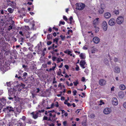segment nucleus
Listing matches in <instances>:
<instances>
[{"instance_id": "nucleus-1", "label": "nucleus", "mask_w": 126, "mask_h": 126, "mask_svg": "<svg viewBox=\"0 0 126 126\" xmlns=\"http://www.w3.org/2000/svg\"><path fill=\"white\" fill-rule=\"evenodd\" d=\"M76 9L81 10H83L85 6V4L81 3H77L76 4Z\"/></svg>"}, {"instance_id": "nucleus-2", "label": "nucleus", "mask_w": 126, "mask_h": 126, "mask_svg": "<svg viewBox=\"0 0 126 126\" xmlns=\"http://www.w3.org/2000/svg\"><path fill=\"white\" fill-rule=\"evenodd\" d=\"M124 18L123 16H120L118 17L116 20L117 23L121 25L123 22Z\"/></svg>"}, {"instance_id": "nucleus-3", "label": "nucleus", "mask_w": 126, "mask_h": 126, "mask_svg": "<svg viewBox=\"0 0 126 126\" xmlns=\"http://www.w3.org/2000/svg\"><path fill=\"white\" fill-rule=\"evenodd\" d=\"M101 26L103 31H106L107 29V25L106 21H104L102 22Z\"/></svg>"}, {"instance_id": "nucleus-4", "label": "nucleus", "mask_w": 126, "mask_h": 126, "mask_svg": "<svg viewBox=\"0 0 126 126\" xmlns=\"http://www.w3.org/2000/svg\"><path fill=\"white\" fill-rule=\"evenodd\" d=\"M111 111V109L110 108H105L104 110V113L106 114H108L110 113Z\"/></svg>"}, {"instance_id": "nucleus-5", "label": "nucleus", "mask_w": 126, "mask_h": 126, "mask_svg": "<svg viewBox=\"0 0 126 126\" xmlns=\"http://www.w3.org/2000/svg\"><path fill=\"white\" fill-rule=\"evenodd\" d=\"M112 104L115 106H117L118 104V100L116 97H114L112 98Z\"/></svg>"}, {"instance_id": "nucleus-6", "label": "nucleus", "mask_w": 126, "mask_h": 126, "mask_svg": "<svg viewBox=\"0 0 126 126\" xmlns=\"http://www.w3.org/2000/svg\"><path fill=\"white\" fill-rule=\"evenodd\" d=\"M108 23L110 26H113L115 23V20L114 18H111L109 21Z\"/></svg>"}, {"instance_id": "nucleus-7", "label": "nucleus", "mask_w": 126, "mask_h": 126, "mask_svg": "<svg viewBox=\"0 0 126 126\" xmlns=\"http://www.w3.org/2000/svg\"><path fill=\"white\" fill-rule=\"evenodd\" d=\"M118 97L120 99H123L125 96V95L122 91L119 92L118 94Z\"/></svg>"}, {"instance_id": "nucleus-8", "label": "nucleus", "mask_w": 126, "mask_h": 126, "mask_svg": "<svg viewBox=\"0 0 126 126\" xmlns=\"http://www.w3.org/2000/svg\"><path fill=\"white\" fill-rule=\"evenodd\" d=\"M99 18H96L94 19L93 22V24L94 26L97 25L99 23Z\"/></svg>"}, {"instance_id": "nucleus-9", "label": "nucleus", "mask_w": 126, "mask_h": 126, "mask_svg": "<svg viewBox=\"0 0 126 126\" xmlns=\"http://www.w3.org/2000/svg\"><path fill=\"white\" fill-rule=\"evenodd\" d=\"M8 91L9 94L10 95H12L14 93V92L16 91L15 89L13 88H11L9 89V88H8Z\"/></svg>"}, {"instance_id": "nucleus-10", "label": "nucleus", "mask_w": 126, "mask_h": 126, "mask_svg": "<svg viewBox=\"0 0 126 126\" xmlns=\"http://www.w3.org/2000/svg\"><path fill=\"white\" fill-rule=\"evenodd\" d=\"M111 16V14L109 12H107L104 13V17L107 19L110 18Z\"/></svg>"}, {"instance_id": "nucleus-11", "label": "nucleus", "mask_w": 126, "mask_h": 126, "mask_svg": "<svg viewBox=\"0 0 126 126\" xmlns=\"http://www.w3.org/2000/svg\"><path fill=\"white\" fill-rule=\"evenodd\" d=\"M86 64V62L84 60L81 61L80 63V65L82 68H85V66Z\"/></svg>"}, {"instance_id": "nucleus-12", "label": "nucleus", "mask_w": 126, "mask_h": 126, "mask_svg": "<svg viewBox=\"0 0 126 126\" xmlns=\"http://www.w3.org/2000/svg\"><path fill=\"white\" fill-rule=\"evenodd\" d=\"M114 72L119 73L120 72V68L118 66H116L114 69Z\"/></svg>"}, {"instance_id": "nucleus-13", "label": "nucleus", "mask_w": 126, "mask_h": 126, "mask_svg": "<svg viewBox=\"0 0 126 126\" xmlns=\"http://www.w3.org/2000/svg\"><path fill=\"white\" fill-rule=\"evenodd\" d=\"M93 41L95 44L98 43L100 41V39L97 37H94L93 39Z\"/></svg>"}, {"instance_id": "nucleus-14", "label": "nucleus", "mask_w": 126, "mask_h": 126, "mask_svg": "<svg viewBox=\"0 0 126 126\" xmlns=\"http://www.w3.org/2000/svg\"><path fill=\"white\" fill-rule=\"evenodd\" d=\"M99 84L100 85L103 86L105 84L106 81L104 79H101L99 80Z\"/></svg>"}, {"instance_id": "nucleus-15", "label": "nucleus", "mask_w": 126, "mask_h": 126, "mask_svg": "<svg viewBox=\"0 0 126 126\" xmlns=\"http://www.w3.org/2000/svg\"><path fill=\"white\" fill-rule=\"evenodd\" d=\"M5 109L7 111H9V112H11L14 111L13 108H12L11 107H7Z\"/></svg>"}, {"instance_id": "nucleus-16", "label": "nucleus", "mask_w": 126, "mask_h": 126, "mask_svg": "<svg viewBox=\"0 0 126 126\" xmlns=\"http://www.w3.org/2000/svg\"><path fill=\"white\" fill-rule=\"evenodd\" d=\"M38 113L37 112H33L31 113V114L32 115L34 119H36L38 117Z\"/></svg>"}, {"instance_id": "nucleus-17", "label": "nucleus", "mask_w": 126, "mask_h": 126, "mask_svg": "<svg viewBox=\"0 0 126 126\" xmlns=\"http://www.w3.org/2000/svg\"><path fill=\"white\" fill-rule=\"evenodd\" d=\"M0 70L2 71L3 73L7 70V69L6 68L5 66H1L0 68Z\"/></svg>"}, {"instance_id": "nucleus-18", "label": "nucleus", "mask_w": 126, "mask_h": 126, "mask_svg": "<svg viewBox=\"0 0 126 126\" xmlns=\"http://www.w3.org/2000/svg\"><path fill=\"white\" fill-rule=\"evenodd\" d=\"M119 88L121 90H124L126 89V87L124 85L122 84L120 85Z\"/></svg>"}, {"instance_id": "nucleus-19", "label": "nucleus", "mask_w": 126, "mask_h": 126, "mask_svg": "<svg viewBox=\"0 0 126 126\" xmlns=\"http://www.w3.org/2000/svg\"><path fill=\"white\" fill-rule=\"evenodd\" d=\"M80 59H85L86 57L85 54L84 53H82L79 55Z\"/></svg>"}, {"instance_id": "nucleus-20", "label": "nucleus", "mask_w": 126, "mask_h": 126, "mask_svg": "<svg viewBox=\"0 0 126 126\" xmlns=\"http://www.w3.org/2000/svg\"><path fill=\"white\" fill-rule=\"evenodd\" d=\"M103 62L104 64L106 65H109V61L107 59H104Z\"/></svg>"}, {"instance_id": "nucleus-21", "label": "nucleus", "mask_w": 126, "mask_h": 126, "mask_svg": "<svg viewBox=\"0 0 126 126\" xmlns=\"http://www.w3.org/2000/svg\"><path fill=\"white\" fill-rule=\"evenodd\" d=\"M14 99L16 102L19 101L20 100V98L18 96H15L14 98Z\"/></svg>"}, {"instance_id": "nucleus-22", "label": "nucleus", "mask_w": 126, "mask_h": 126, "mask_svg": "<svg viewBox=\"0 0 126 126\" xmlns=\"http://www.w3.org/2000/svg\"><path fill=\"white\" fill-rule=\"evenodd\" d=\"M22 123L20 120H19L17 121V124L16 125V126H22Z\"/></svg>"}, {"instance_id": "nucleus-23", "label": "nucleus", "mask_w": 126, "mask_h": 126, "mask_svg": "<svg viewBox=\"0 0 126 126\" xmlns=\"http://www.w3.org/2000/svg\"><path fill=\"white\" fill-rule=\"evenodd\" d=\"M68 55H70V56H72L73 58H74L75 56L74 54L72 53V52L70 51L68 52Z\"/></svg>"}, {"instance_id": "nucleus-24", "label": "nucleus", "mask_w": 126, "mask_h": 126, "mask_svg": "<svg viewBox=\"0 0 126 126\" xmlns=\"http://www.w3.org/2000/svg\"><path fill=\"white\" fill-rule=\"evenodd\" d=\"M98 103L99 105L101 106L105 104L104 102L102 100H100L98 101Z\"/></svg>"}, {"instance_id": "nucleus-25", "label": "nucleus", "mask_w": 126, "mask_h": 126, "mask_svg": "<svg viewBox=\"0 0 126 126\" xmlns=\"http://www.w3.org/2000/svg\"><path fill=\"white\" fill-rule=\"evenodd\" d=\"M57 63H58L60 62L61 61H63V60L61 58L59 57L57 58Z\"/></svg>"}, {"instance_id": "nucleus-26", "label": "nucleus", "mask_w": 126, "mask_h": 126, "mask_svg": "<svg viewBox=\"0 0 126 126\" xmlns=\"http://www.w3.org/2000/svg\"><path fill=\"white\" fill-rule=\"evenodd\" d=\"M97 49L96 48L93 47L92 50L91 52L92 53H95L97 51Z\"/></svg>"}, {"instance_id": "nucleus-27", "label": "nucleus", "mask_w": 126, "mask_h": 126, "mask_svg": "<svg viewBox=\"0 0 126 126\" xmlns=\"http://www.w3.org/2000/svg\"><path fill=\"white\" fill-rule=\"evenodd\" d=\"M11 6L12 8H14L16 6V4L13 1H12L11 2Z\"/></svg>"}, {"instance_id": "nucleus-28", "label": "nucleus", "mask_w": 126, "mask_h": 126, "mask_svg": "<svg viewBox=\"0 0 126 126\" xmlns=\"http://www.w3.org/2000/svg\"><path fill=\"white\" fill-rule=\"evenodd\" d=\"M94 27L95 28V32H98L99 30V28L98 27H96V26H94Z\"/></svg>"}, {"instance_id": "nucleus-29", "label": "nucleus", "mask_w": 126, "mask_h": 126, "mask_svg": "<svg viewBox=\"0 0 126 126\" xmlns=\"http://www.w3.org/2000/svg\"><path fill=\"white\" fill-rule=\"evenodd\" d=\"M8 11L10 13H12L13 11V10L11 8H9L8 9Z\"/></svg>"}, {"instance_id": "nucleus-30", "label": "nucleus", "mask_w": 126, "mask_h": 126, "mask_svg": "<svg viewBox=\"0 0 126 126\" xmlns=\"http://www.w3.org/2000/svg\"><path fill=\"white\" fill-rule=\"evenodd\" d=\"M114 13L116 15H118L119 14V10H116L114 11Z\"/></svg>"}, {"instance_id": "nucleus-31", "label": "nucleus", "mask_w": 126, "mask_h": 126, "mask_svg": "<svg viewBox=\"0 0 126 126\" xmlns=\"http://www.w3.org/2000/svg\"><path fill=\"white\" fill-rule=\"evenodd\" d=\"M0 100L1 102L4 103H5L6 101V100L4 97H3L2 98H1Z\"/></svg>"}, {"instance_id": "nucleus-32", "label": "nucleus", "mask_w": 126, "mask_h": 126, "mask_svg": "<svg viewBox=\"0 0 126 126\" xmlns=\"http://www.w3.org/2000/svg\"><path fill=\"white\" fill-rule=\"evenodd\" d=\"M48 115H49V118L50 119L51 118V117H52V115L51 113L49 111H48Z\"/></svg>"}, {"instance_id": "nucleus-33", "label": "nucleus", "mask_w": 126, "mask_h": 126, "mask_svg": "<svg viewBox=\"0 0 126 126\" xmlns=\"http://www.w3.org/2000/svg\"><path fill=\"white\" fill-rule=\"evenodd\" d=\"M52 38V35L50 34H49L47 35V39L48 40H49Z\"/></svg>"}, {"instance_id": "nucleus-34", "label": "nucleus", "mask_w": 126, "mask_h": 126, "mask_svg": "<svg viewBox=\"0 0 126 126\" xmlns=\"http://www.w3.org/2000/svg\"><path fill=\"white\" fill-rule=\"evenodd\" d=\"M99 12L100 14H102L104 12L103 9L102 8H101L99 10Z\"/></svg>"}, {"instance_id": "nucleus-35", "label": "nucleus", "mask_w": 126, "mask_h": 126, "mask_svg": "<svg viewBox=\"0 0 126 126\" xmlns=\"http://www.w3.org/2000/svg\"><path fill=\"white\" fill-rule=\"evenodd\" d=\"M53 64H54L55 66H52V68H51L52 70L53 71H54L55 70V69L56 66V63H54Z\"/></svg>"}, {"instance_id": "nucleus-36", "label": "nucleus", "mask_w": 126, "mask_h": 126, "mask_svg": "<svg viewBox=\"0 0 126 126\" xmlns=\"http://www.w3.org/2000/svg\"><path fill=\"white\" fill-rule=\"evenodd\" d=\"M113 60L115 62H116L118 61L119 59L115 57L114 58Z\"/></svg>"}, {"instance_id": "nucleus-37", "label": "nucleus", "mask_w": 126, "mask_h": 126, "mask_svg": "<svg viewBox=\"0 0 126 126\" xmlns=\"http://www.w3.org/2000/svg\"><path fill=\"white\" fill-rule=\"evenodd\" d=\"M73 83L74 85L76 86H77L79 84V82H78V80H76L75 82H74Z\"/></svg>"}, {"instance_id": "nucleus-38", "label": "nucleus", "mask_w": 126, "mask_h": 126, "mask_svg": "<svg viewBox=\"0 0 126 126\" xmlns=\"http://www.w3.org/2000/svg\"><path fill=\"white\" fill-rule=\"evenodd\" d=\"M69 20L70 21V23L71 24L73 21V18L72 16H71L69 18Z\"/></svg>"}, {"instance_id": "nucleus-39", "label": "nucleus", "mask_w": 126, "mask_h": 126, "mask_svg": "<svg viewBox=\"0 0 126 126\" xmlns=\"http://www.w3.org/2000/svg\"><path fill=\"white\" fill-rule=\"evenodd\" d=\"M123 106L124 108L126 109V102L123 103Z\"/></svg>"}, {"instance_id": "nucleus-40", "label": "nucleus", "mask_w": 126, "mask_h": 126, "mask_svg": "<svg viewBox=\"0 0 126 126\" xmlns=\"http://www.w3.org/2000/svg\"><path fill=\"white\" fill-rule=\"evenodd\" d=\"M56 59L57 58L53 56L52 57V59L53 61H55Z\"/></svg>"}, {"instance_id": "nucleus-41", "label": "nucleus", "mask_w": 126, "mask_h": 126, "mask_svg": "<svg viewBox=\"0 0 126 126\" xmlns=\"http://www.w3.org/2000/svg\"><path fill=\"white\" fill-rule=\"evenodd\" d=\"M12 26L11 25H10L9 27V28L8 29V31H10L11 29H12Z\"/></svg>"}, {"instance_id": "nucleus-42", "label": "nucleus", "mask_w": 126, "mask_h": 126, "mask_svg": "<svg viewBox=\"0 0 126 126\" xmlns=\"http://www.w3.org/2000/svg\"><path fill=\"white\" fill-rule=\"evenodd\" d=\"M7 85L8 86H10L11 85V83L10 82H7L6 83Z\"/></svg>"}, {"instance_id": "nucleus-43", "label": "nucleus", "mask_w": 126, "mask_h": 126, "mask_svg": "<svg viewBox=\"0 0 126 126\" xmlns=\"http://www.w3.org/2000/svg\"><path fill=\"white\" fill-rule=\"evenodd\" d=\"M105 7V6L104 4H102L101 5V8H102L103 9Z\"/></svg>"}, {"instance_id": "nucleus-44", "label": "nucleus", "mask_w": 126, "mask_h": 126, "mask_svg": "<svg viewBox=\"0 0 126 126\" xmlns=\"http://www.w3.org/2000/svg\"><path fill=\"white\" fill-rule=\"evenodd\" d=\"M115 88V87L114 86L112 87L111 88V92L114 91Z\"/></svg>"}, {"instance_id": "nucleus-45", "label": "nucleus", "mask_w": 126, "mask_h": 126, "mask_svg": "<svg viewBox=\"0 0 126 126\" xmlns=\"http://www.w3.org/2000/svg\"><path fill=\"white\" fill-rule=\"evenodd\" d=\"M60 37L61 38L62 40H64V39L65 38V36L63 37V35H60Z\"/></svg>"}, {"instance_id": "nucleus-46", "label": "nucleus", "mask_w": 126, "mask_h": 126, "mask_svg": "<svg viewBox=\"0 0 126 126\" xmlns=\"http://www.w3.org/2000/svg\"><path fill=\"white\" fill-rule=\"evenodd\" d=\"M76 69L77 71H79V67L77 65H76V67L75 68Z\"/></svg>"}, {"instance_id": "nucleus-47", "label": "nucleus", "mask_w": 126, "mask_h": 126, "mask_svg": "<svg viewBox=\"0 0 126 126\" xmlns=\"http://www.w3.org/2000/svg\"><path fill=\"white\" fill-rule=\"evenodd\" d=\"M63 18L65 20L67 21V17L65 16H63Z\"/></svg>"}, {"instance_id": "nucleus-48", "label": "nucleus", "mask_w": 126, "mask_h": 126, "mask_svg": "<svg viewBox=\"0 0 126 126\" xmlns=\"http://www.w3.org/2000/svg\"><path fill=\"white\" fill-rule=\"evenodd\" d=\"M90 116L91 118H94V115L93 114H91L90 115Z\"/></svg>"}, {"instance_id": "nucleus-49", "label": "nucleus", "mask_w": 126, "mask_h": 126, "mask_svg": "<svg viewBox=\"0 0 126 126\" xmlns=\"http://www.w3.org/2000/svg\"><path fill=\"white\" fill-rule=\"evenodd\" d=\"M27 73L26 72H25L23 74V77H25L27 76Z\"/></svg>"}, {"instance_id": "nucleus-50", "label": "nucleus", "mask_w": 126, "mask_h": 126, "mask_svg": "<svg viewBox=\"0 0 126 126\" xmlns=\"http://www.w3.org/2000/svg\"><path fill=\"white\" fill-rule=\"evenodd\" d=\"M22 67L23 68H24V70L25 71H26V68L27 67L25 65H23L22 66Z\"/></svg>"}, {"instance_id": "nucleus-51", "label": "nucleus", "mask_w": 126, "mask_h": 126, "mask_svg": "<svg viewBox=\"0 0 126 126\" xmlns=\"http://www.w3.org/2000/svg\"><path fill=\"white\" fill-rule=\"evenodd\" d=\"M73 93L74 94V95H75L76 94L77 91L76 90H74L73 91Z\"/></svg>"}, {"instance_id": "nucleus-52", "label": "nucleus", "mask_w": 126, "mask_h": 126, "mask_svg": "<svg viewBox=\"0 0 126 126\" xmlns=\"http://www.w3.org/2000/svg\"><path fill=\"white\" fill-rule=\"evenodd\" d=\"M55 106L56 107H58L59 106L58 105V103L57 102H56L55 104Z\"/></svg>"}, {"instance_id": "nucleus-53", "label": "nucleus", "mask_w": 126, "mask_h": 126, "mask_svg": "<svg viewBox=\"0 0 126 126\" xmlns=\"http://www.w3.org/2000/svg\"><path fill=\"white\" fill-rule=\"evenodd\" d=\"M81 110H79V109L77 110L76 111V113L77 114H79Z\"/></svg>"}, {"instance_id": "nucleus-54", "label": "nucleus", "mask_w": 126, "mask_h": 126, "mask_svg": "<svg viewBox=\"0 0 126 126\" xmlns=\"http://www.w3.org/2000/svg\"><path fill=\"white\" fill-rule=\"evenodd\" d=\"M52 43V42L51 41H48L47 42V44L48 45H49L51 44Z\"/></svg>"}, {"instance_id": "nucleus-55", "label": "nucleus", "mask_w": 126, "mask_h": 126, "mask_svg": "<svg viewBox=\"0 0 126 126\" xmlns=\"http://www.w3.org/2000/svg\"><path fill=\"white\" fill-rule=\"evenodd\" d=\"M42 66L44 67H47V64H43Z\"/></svg>"}, {"instance_id": "nucleus-56", "label": "nucleus", "mask_w": 126, "mask_h": 126, "mask_svg": "<svg viewBox=\"0 0 126 126\" xmlns=\"http://www.w3.org/2000/svg\"><path fill=\"white\" fill-rule=\"evenodd\" d=\"M60 24L64 25L65 24V22L64 21H60Z\"/></svg>"}, {"instance_id": "nucleus-57", "label": "nucleus", "mask_w": 126, "mask_h": 126, "mask_svg": "<svg viewBox=\"0 0 126 126\" xmlns=\"http://www.w3.org/2000/svg\"><path fill=\"white\" fill-rule=\"evenodd\" d=\"M22 119L23 120V121H24L26 119V117L24 116H22V118H21V119Z\"/></svg>"}, {"instance_id": "nucleus-58", "label": "nucleus", "mask_w": 126, "mask_h": 126, "mask_svg": "<svg viewBox=\"0 0 126 126\" xmlns=\"http://www.w3.org/2000/svg\"><path fill=\"white\" fill-rule=\"evenodd\" d=\"M70 51V50H66L64 51V52L65 53H67L68 54V53Z\"/></svg>"}, {"instance_id": "nucleus-59", "label": "nucleus", "mask_w": 126, "mask_h": 126, "mask_svg": "<svg viewBox=\"0 0 126 126\" xmlns=\"http://www.w3.org/2000/svg\"><path fill=\"white\" fill-rule=\"evenodd\" d=\"M54 106H55V104H54V103H53L51 105V106L50 107V108H53L54 107Z\"/></svg>"}, {"instance_id": "nucleus-60", "label": "nucleus", "mask_w": 126, "mask_h": 126, "mask_svg": "<svg viewBox=\"0 0 126 126\" xmlns=\"http://www.w3.org/2000/svg\"><path fill=\"white\" fill-rule=\"evenodd\" d=\"M66 121L63 122V124L64 126H66Z\"/></svg>"}, {"instance_id": "nucleus-61", "label": "nucleus", "mask_w": 126, "mask_h": 126, "mask_svg": "<svg viewBox=\"0 0 126 126\" xmlns=\"http://www.w3.org/2000/svg\"><path fill=\"white\" fill-rule=\"evenodd\" d=\"M83 49L84 50H86L87 49V48L84 46L83 47Z\"/></svg>"}, {"instance_id": "nucleus-62", "label": "nucleus", "mask_w": 126, "mask_h": 126, "mask_svg": "<svg viewBox=\"0 0 126 126\" xmlns=\"http://www.w3.org/2000/svg\"><path fill=\"white\" fill-rule=\"evenodd\" d=\"M26 28V30L27 31L29 29V28L28 26H25Z\"/></svg>"}, {"instance_id": "nucleus-63", "label": "nucleus", "mask_w": 126, "mask_h": 126, "mask_svg": "<svg viewBox=\"0 0 126 126\" xmlns=\"http://www.w3.org/2000/svg\"><path fill=\"white\" fill-rule=\"evenodd\" d=\"M53 29L55 30V31H58V28H57L55 27H54L53 28Z\"/></svg>"}, {"instance_id": "nucleus-64", "label": "nucleus", "mask_w": 126, "mask_h": 126, "mask_svg": "<svg viewBox=\"0 0 126 126\" xmlns=\"http://www.w3.org/2000/svg\"><path fill=\"white\" fill-rule=\"evenodd\" d=\"M61 72L60 71H59L57 73V74L58 75H61Z\"/></svg>"}]
</instances>
